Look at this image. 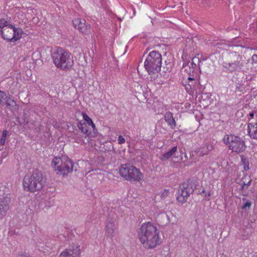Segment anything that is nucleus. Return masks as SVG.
<instances>
[{"label": "nucleus", "instance_id": "obj_1", "mask_svg": "<svg viewBox=\"0 0 257 257\" xmlns=\"http://www.w3.org/2000/svg\"><path fill=\"white\" fill-rule=\"evenodd\" d=\"M141 243L148 249L154 248L160 243V230L152 222H146L142 224L138 232Z\"/></svg>", "mask_w": 257, "mask_h": 257}, {"label": "nucleus", "instance_id": "obj_2", "mask_svg": "<svg viewBox=\"0 0 257 257\" xmlns=\"http://www.w3.org/2000/svg\"><path fill=\"white\" fill-rule=\"evenodd\" d=\"M42 172L36 169L30 175H26L23 181L24 190L31 192L41 190L45 184Z\"/></svg>", "mask_w": 257, "mask_h": 257}, {"label": "nucleus", "instance_id": "obj_3", "mask_svg": "<svg viewBox=\"0 0 257 257\" xmlns=\"http://www.w3.org/2000/svg\"><path fill=\"white\" fill-rule=\"evenodd\" d=\"M52 58L56 66L67 71L73 66V61L71 54L62 48L58 49L52 54Z\"/></svg>", "mask_w": 257, "mask_h": 257}, {"label": "nucleus", "instance_id": "obj_4", "mask_svg": "<svg viewBox=\"0 0 257 257\" xmlns=\"http://www.w3.org/2000/svg\"><path fill=\"white\" fill-rule=\"evenodd\" d=\"M197 184V179L194 177L189 178L181 184L177 191V201L182 204L186 202L188 197L196 188Z\"/></svg>", "mask_w": 257, "mask_h": 257}, {"label": "nucleus", "instance_id": "obj_5", "mask_svg": "<svg viewBox=\"0 0 257 257\" xmlns=\"http://www.w3.org/2000/svg\"><path fill=\"white\" fill-rule=\"evenodd\" d=\"M162 56L157 51L150 52L144 62V67L149 74H155L161 70Z\"/></svg>", "mask_w": 257, "mask_h": 257}, {"label": "nucleus", "instance_id": "obj_6", "mask_svg": "<svg viewBox=\"0 0 257 257\" xmlns=\"http://www.w3.org/2000/svg\"><path fill=\"white\" fill-rule=\"evenodd\" d=\"M222 142L229 150L238 154L243 152L246 148L244 141L234 134L225 135Z\"/></svg>", "mask_w": 257, "mask_h": 257}, {"label": "nucleus", "instance_id": "obj_7", "mask_svg": "<svg viewBox=\"0 0 257 257\" xmlns=\"http://www.w3.org/2000/svg\"><path fill=\"white\" fill-rule=\"evenodd\" d=\"M228 58L230 62L222 63L223 68L226 72L233 73L243 70L244 61L239 54L236 52H230L228 53Z\"/></svg>", "mask_w": 257, "mask_h": 257}, {"label": "nucleus", "instance_id": "obj_8", "mask_svg": "<svg viewBox=\"0 0 257 257\" xmlns=\"http://www.w3.org/2000/svg\"><path fill=\"white\" fill-rule=\"evenodd\" d=\"M52 166L57 174L67 175L72 171L73 163L67 156L55 157L52 161Z\"/></svg>", "mask_w": 257, "mask_h": 257}, {"label": "nucleus", "instance_id": "obj_9", "mask_svg": "<svg viewBox=\"0 0 257 257\" xmlns=\"http://www.w3.org/2000/svg\"><path fill=\"white\" fill-rule=\"evenodd\" d=\"M119 171L120 175L127 181L140 182L143 180L140 170L130 164L121 165Z\"/></svg>", "mask_w": 257, "mask_h": 257}, {"label": "nucleus", "instance_id": "obj_10", "mask_svg": "<svg viewBox=\"0 0 257 257\" xmlns=\"http://www.w3.org/2000/svg\"><path fill=\"white\" fill-rule=\"evenodd\" d=\"M78 128L83 134L85 135V138L88 137H94L97 133V130L95 124L93 122L79 121L77 124Z\"/></svg>", "mask_w": 257, "mask_h": 257}, {"label": "nucleus", "instance_id": "obj_11", "mask_svg": "<svg viewBox=\"0 0 257 257\" xmlns=\"http://www.w3.org/2000/svg\"><path fill=\"white\" fill-rule=\"evenodd\" d=\"M11 29H6L7 32H10V35L6 34L4 39L10 42H15L22 37L23 31L21 28H17L12 24L9 25Z\"/></svg>", "mask_w": 257, "mask_h": 257}, {"label": "nucleus", "instance_id": "obj_12", "mask_svg": "<svg viewBox=\"0 0 257 257\" xmlns=\"http://www.w3.org/2000/svg\"><path fill=\"white\" fill-rule=\"evenodd\" d=\"M74 27L85 35H88L91 32V26L86 24L84 19L77 18L72 21Z\"/></svg>", "mask_w": 257, "mask_h": 257}, {"label": "nucleus", "instance_id": "obj_13", "mask_svg": "<svg viewBox=\"0 0 257 257\" xmlns=\"http://www.w3.org/2000/svg\"><path fill=\"white\" fill-rule=\"evenodd\" d=\"M80 255V246L78 244L73 243L62 251L58 257H79Z\"/></svg>", "mask_w": 257, "mask_h": 257}, {"label": "nucleus", "instance_id": "obj_14", "mask_svg": "<svg viewBox=\"0 0 257 257\" xmlns=\"http://www.w3.org/2000/svg\"><path fill=\"white\" fill-rule=\"evenodd\" d=\"M10 198L8 196L0 197V219L6 215L10 208Z\"/></svg>", "mask_w": 257, "mask_h": 257}, {"label": "nucleus", "instance_id": "obj_15", "mask_svg": "<svg viewBox=\"0 0 257 257\" xmlns=\"http://www.w3.org/2000/svg\"><path fill=\"white\" fill-rule=\"evenodd\" d=\"M114 222L112 220L107 219L105 222V235L110 238L114 235Z\"/></svg>", "mask_w": 257, "mask_h": 257}, {"label": "nucleus", "instance_id": "obj_16", "mask_svg": "<svg viewBox=\"0 0 257 257\" xmlns=\"http://www.w3.org/2000/svg\"><path fill=\"white\" fill-rule=\"evenodd\" d=\"M192 76L189 75V76L188 77V82L184 84L185 89L189 94H192V89H194V85H195V83H196L197 80Z\"/></svg>", "mask_w": 257, "mask_h": 257}, {"label": "nucleus", "instance_id": "obj_17", "mask_svg": "<svg viewBox=\"0 0 257 257\" xmlns=\"http://www.w3.org/2000/svg\"><path fill=\"white\" fill-rule=\"evenodd\" d=\"M183 67L190 76H193L194 73L198 69L197 64L194 63L193 61H189L187 64H184Z\"/></svg>", "mask_w": 257, "mask_h": 257}, {"label": "nucleus", "instance_id": "obj_18", "mask_svg": "<svg viewBox=\"0 0 257 257\" xmlns=\"http://www.w3.org/2000/svg\"><path fill=\"white\" fill-rule=\"evenodd\" d=\"M247 134L251 139L257 140V122L248 123Z\"/></svg>", "mask_w": 257, "mask_h": 257}, {"label": "nucleus", "instance_id": "obj_19", "mask_svg": "<svg viewBox=\"0 0 257 257\" xmlns=\"http://www.w3.org/2000/svg\"><path fill=\"white\" fill-rule=\"evenodd\" d=\"M164 119L171 128L174 129L176 127V123L172 112L167 111L164 115Z\"/></svg>", "mask_w": 257, "mask_h": 257}, {"label": "nucleus", "instance_id": "obj_20", "mask_svg": "<svg viewBox=\"0 0 257 257\" xmlns=\"http://www.w3.org/2000/svg\"><path fill=\"white\" fill-rule=\"evenodd\" d=\"M10 24H8V22L5 20L4 19H0V34L2 35V37L4 39L5 35H6V29H11L9 27V25Z\"/></svg>", "mask_w": 257, "mask_h": 257}, {"label": "nucleus", "instance_id": "obj_21", "mask_svg": "<svg viewBox=\"0 0 257 257\" xmlns=\"http://www.w3.org/2000/svg\"><path fill=\"white\" fill-rule=\"evenodd\" d=\"M250 63L251 71L253 72H257V54H253L250 58L247 60V63Z\"/></svg>", "mask_w": 257, "mask_h": 257}, {"label": "nucleus", "instance_id": "obj_22", "mask_svg": "<svg viewBox=\"0 0 257 257\" xmlns=\"http://www.w3.org/2000/svg\"><path fill=\"white\" fill-rule=\"evenodd\" d=\"M194 85V89H192L193 93L191 95L197 96L198 94H202L204 87L200 84V82L198 80H197Z\"/></svg>", "mask_w": 257, "mask_h": 257}, {"label": "nucleus", "instance_id": "obj_23", "mask_svg": "<svg viewBox=\"0 0 257 257\" xmlns=\"http://www.w3.org/2000/svg\"><path fill=\"white\" fill-rule=\"evenodd\" d=\"M177 150V147L174 146L168 152L164 153L161 158L162 161H165L171 158L173 155L176 152Z\"/></svg>", "mask_w": 257, "mask_h": 257}, {"label": "nucleus", "instance_id": "obj_24", "mask_svg": "<svg viewBox=\"0 0 257 257\" xmlns=\"http://www.w3.org/2000/svg\"><path fill=\"white\" fill-rule=\"evenodd\" d=\"M14 104L16 106L17 105L16 102L13 99L11 98L10 96H7L3 106L7 105V107H10L13 106Z\"/></svg>", "mask_w": 257, "mask_h": 257}, {"label": "nucleus", "instance_id": "obj_25", "mask_svg": "<svg viewBox=\"0 0 257 257\" xmlns=\"http://www.w3.org/2000/svg\"><path fill=\"white\" fill-rule=\"evenodd\" d=\"M73 138L74 139L75 142L79 144H86L84 142V140L80 135L78 134H74Z\"/></svg>", "mask_w": 257, "mask_h": 257}, {"label": "nucleus", "instance_id": "obj_26", "mask_svg": "<svg viewBox=\"0 0 257 257\" xmlns=\"http://www.w3.org/2000/svg\"><path fill=\"white\" fill-rule=\"evenodd\" d=\"M245 89V87L243 84H242V81L240 82L238 81L235 85V89L236 91L239 92L242 91Z\"/></svg>", "mask_w": 257, "mask_h": 257}, {"label": "nucleus", "instance_id": "obj_27", "mask_svg": "<svg viewBox=\"0 0 257 257\" xmlns=\"http://www.w3.org/2000/svg\"><path fill=\"white\" fill-rule=\"evenodd\" d=\"M7 96L6 93L4 91L0 90V104L2 105H3L4 104V101L6 100Z\"/></svg>", "mask_w": 257, "mask_h": 257}, {"label": "nucleus", "instance_id": "obj_28", "mask_svg": "<svg viewBox=\"0 0 257 257\" xmlns=\"http://www.w3.org/2000/svg\"><path fill=\"white\" fill-rule=\"evenodd\" d=\"M245 185V182L243 181L241 187L239 188V190L240 193L242 194V195L246 196L247 195V193L244 192V190H246L247 189V187Z\"/></svg>", "mask_w": 257, "mask_h": 257}, {"label": "nucleus", "instance_id": "obj_29", "mask_svg": "<svg viewBox=\"0 0 257 257\" xmlns=\"http://www.w3.org/2000/svg\"><path fill=\"white\" fill-rule=\"evenodd\" d=\"M198 153L199 156H203L204 155H207L209 153L207 150H206L204 146L199 149Z\"/></svg>", "mask_w": 257, "mask_h": 257}, {"label": "nucleus", "instance_id": "obj_30", "mask_svg": "<svg viewBox=\"0 0 257 257\" xmlns=\"http://www.w3.org/2000/svg\"><path fill=\"white\" fill-rule=\"evenodd\" d=\"M251 204H252V202L250 200H246V201L243 204L241 208L242 210H245L247 208H249L251 207Z\"/></svg>", "mask_w": 257, "mask_h": 257}, {"label": "nucleus", "instance_id": "obj_31", "mask_svg": "<svg viewBox=\"0 0 257 257\" xmlns=\"http://www.w3.org/2000/svg\"><path fill=\"white\" fill-rule=\"evenodd\" d=\"M241 161L244 164V169L245 171H247L249 170V163L247 161H246L245 158H243V157H241Z\"/></svg>", "mask_w": 257, "mask_h": 257}, {"label": "nucleus", "instance_id": "obj_32", "mask_svg": "<svg viewBox=\"0 0 257 257\" xmlns=\"http://www.w3.org/2000/svg\"><path fill=\"white\" fill-rule=\"evenodd\" d=\"M82 115H83V118L84 119L82 121V122H93L92 119L86 114V113L83 112V113H82Z\"/></svg>", "mask_w": 257, "mask_h": 257}, {"label": "nucleus", "instance_id": "obj_33", "mask_svg": "<svg viewBox=\"0 0 257 257\" xmlns=\"http://www.w3.org/2000/svg\"><path fill=\"white\" fill-rule=\"evenodd\" d=\"M170 193L169 190L168 189H165L163 193L161 194V198H165L167 196L169 195Z\"/></svg>", "mask_w": 257, "mask_h": 257}, {"label": "nucleus", "instance_id": "obj_34", "mask_svg": "<svg viewBox=\"0 0 257 257\" xmlns=\"http://www.w3.org/2000/svg\"><path fill=\"white\" fill-rule=\"evenodd\" d=\"M118 143L119 144H122L124 143L125 142V139L121 135H119L118 137Z\"/></svg>", "mask_w": 257, "mask_h": 257}, {"label": "nucleus", "instance_id": "obj_35", "mask_svg": "<svg viewBox=\"0 0 257 257\" xmlns=\"http://www.w3.org/2000/svg\"><path fill=\"white\" fill-rule=\"evenodd\" d=\"M205 147L206 148V150L209 153L213 148V146L212 145L209 144H205Z\"/></svg>", "mask_w": 257, "mask_h": 257}, {"label": "nucleus", "instance_id": "obj_36", "mask_svg": "<svg viewBox=\"0 0 257 257\" xmlns=\"http://www.w3.org/2000/svg\"><path fill=\"white\" fill-rule=\"evenodd\" d=\"M17 257H30L29 253L26 252H21L17 255Z\"/></svg>", "mask_w": 257, "mask_h": 257}, {"label": "nucleus", "instance_id": "obj_37", "mask_svg": "<svg viewBox=\"0 0 257 257\" xmlns=\"http://www.w3.org/2000/svg\"><path fill=\"white\" fill-rule=\"evenodd\" d=\"M254 114H255V116L257 117V112L252 111V112L249 113V118H248L249 120H250V119H252L253 118Z\"/></svg>", "mask_w": 257, "mask_h": 257}, {"label": "nucleus", "instance_id": "obj_38", "mask_svg": "<svg viewBox=\"0 0 257 257\" xmlns=\"http://www.w3.org/2000/svg\"><path fill=\"white\" fill-rule=\"evenodd\" d=\"M191 61H193L194 63H196V64H197V65L200 62V61H199V58L198 57H193L192 60H191Z\"/></svg>", "mask_w": 257, "mask_h": 257}, {"label": "nucleus", "instance_id": "obj_39", "mask_svg": "<svg viewBox=\"0 0 257 257\" xmlns=\"http://www.w3.org/2000/svg\"><path fill=\"white\" fill-rule=\"evenodd\" d=\"M6 140V137H3L2 136L0 139V145H4L5 143Z\"/></svg>", "mask_w": 257, "mask_h": 257}, {"label": "nucleus", "instance_id": "obj_40", "mask_svg": "<svg viewBox=\"0 0 257 257\" xmlns=\"http://www.w3.org/2000/svg\"><path fill=\"white\" fill-rule=\"evenodd\" d=\"M203 97H206V98H209V94H206V93H205L204 94H202L200 96V97H199V99L200 100V101L201 100V99H203V100H205V98H203Z\"/></svg>", "mask_w": 257, "mask_h": 257}, {"label": "nucleus", "instance_id": "obj_41", "mask_svg": "<svg viewBox=\"0 0 257 257\" xmlns=\"http://www.w3.org/2000/svg\"><path fill=\"white\" fill-rule=\"evenodd\" d=\"M42 125L41 124H40L38 125V127H37L36 128V131L38 132H39L42 130Z\"/></svg>", "mask_w": 257, "mask_h": 257}, {"label": "nucleus", "instance_id": "obj_42", "mask_svg": "<svg viewBox=\"0 0 257 257\" xmlns=\"http://www.w3.org/2000/svg\"><path fill=\"white\" fill-rule=\"evenodd\" d=\"M251 182H252V180L251 179H249V180L248 181V182H247V183L245 182V185H246L245 186L247 187V188L251 185Z\"/></svg>", "mask_w": 257, "mask_h": 257}, {"label": "nucleus", "instance_id": "obj_43", "mask_svg": "<svg viewBox=\"0 0 257 257\" xmlns=\"http://www.w3.org/2000/svg\"><path fill=\"white\" fill-rule=\"evenodd\" d=\"M210 195H211V193L209 192H208L207 193H205L204 197H208V198H207V200H209Z\"/></svg>", "mask_w": 257, "mask_h": 257}, {"label": "nucleus", "instance_id": "obj_44", "mask_svg": "<svg viewBox=\"0 0 257 257\" xmlns=\"http://www.w3.org/2000/svg\"><path fill=\"white\" fill-rule=\"evenodd\" d=\"M7 133H8V132L7 130H5L3 131V134L2 135V137H7Z\"/></svg>", "mask_w": 257, "mask_h": 257}, {"label": "nucleus", "instance_id": "obj_45", "mask_svg": "<svg viewBox=\"0 0 257 257\" xmlns=\"http://www.w3.org/2000/svg\"><path fill=\"white\" fill-rule=\"evenodd\" d=\"M21 124H26L28 123V120L26 119H24V120L23 122L20 121V122Z\"/></svg>", "mask_w": 257, "mask_h": 257}, {"label": "nucleus", "instance_id": "obj_46", "mask_svg": "<svg viewBox=\"0 0 257 257\" xmlns=\"http://www.w3.org/2000/svg\"><path fill=\"white\" fill-rule=\"evenodd\" d=\"M205 193V190H203L201 192H200V194H203V193Z\"/></svg>", "mask_w": 257, "mask_h": 257}, {"label": "nucleus", "instance_id": "obj_47", "mask_svg": "<svg viewBox=\"0 0 257 257\" xmlns=\"http://www.w3.org/2000/svg\"><path fill=\"white\" fill-rule=\"evenodd\" d=\"M242 201H246V200H246V199L245 198H242Z\"/></svg>", "mask_w": 257, "mask_h": 257}, {"label": "nucleus", "instance_id": "obj_48", "mask_svg": "<svg viewBox=\"0 0 257 257\" xmlns=\"http://www.w3.org/2000/svg\"><path fill=\"white\" fill-rule=\"evenodd\" d=\"M252 257H257V254L253 255Z\"/></svg>", "mask_w": 257, "mask_h": 257}, {"label": "nucleus", "instance_id": "obj_49", "mask_svg": "<svg viewBox=\"0 0 257 257\" xmlns=\"http://www.w3.org/2000/svg\"><path fill=\"white\" fill-rule=\"evenodd\" d=\"M6 34L7 35H10V32H7Z\"/></svg>", "mask_w": 257, "mask_h": 257}, {"label": "nucleus", "instance_id": "obj_50", "mask_svg": "<svg viewBox=\"0 0 257 257\" xmlns=\"http://www.w3.org/2000/svg\"><path fill=\"white\" fill-rule=\"evenodd\" d=\"M251 49H253V48H251ZM254 49L257 50V48L256 49Z\"/></svg>", "mask_w": 257, "mask_h": 257}, {"label": "nucleus", "instance_id": "obj_51", "mask_svg": "<svg viewBox=\"0 0 257 257\" xmlns=\"http://www.w3.org/2000/svg\"><path fill=\"white\" fill-rule=\"evenodd\" d=\"M50 248H51V249H52V248H53V247H52V246L50 247Z\"/></svg>", "mask_w": 257, "mask_h": 257}]
</instances>
